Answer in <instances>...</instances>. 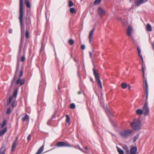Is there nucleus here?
Wrapping results in <instances>:
<instances>
[{
	"instance_id": "obj_1",
	"label": "nucleus",
	"mask_w": 154,
	"mask_h": 154,
	"mask_svg": "<svg viewBox=\"0 0 154 154\" xmlns=\"http://www.w3.org/2000/svg\"><path fill=\"white\" fill-rule=\"evenodd\" d=\"M20 15L19 19L20 20L21 27V37L18 52V54L19 56L21 55L22 49H23V47L24 39V35H23V32L24 31V27L23 28V0H20Z\"/></svg>"
},
{
	"instance_id": "obj_2",
	"label": "nucleus",
	"mask_w": 154,
	"mask_h": 154,
	"mask_svg": "<svg viewBox=\"0 0 154 154\" xmlns=\"http://www.w3.org/2000/svg\"><path fill=\"white\" fill-rule=\"evenodd\" d=\"M144 86L145 87V93L146 94V102L143 106V110L138 109L136 111V114L138 115H141L143 113L145 116H148L149 115V109L148 106V103L147 100L148 98V85L147 83L146 79L145 80V82L143 84Z\"/></svg>"
},
{
	"instance_id": "obj_3",
	"label": "nucleus",
	"mask_w": 154,
	"mask_h": 154,
	"mask_svg": "<svg viewBox=\"0 0 154 154\" xmlns=\"http://www.w3.org/2000/svg\"><path fill=\"white\" fill-rule=\"evenodd\" d=\"M130 125L134 130L137 131L140 130L141 126V122L139 119H134L133 121L131 122Z\"/></svg>"
},
{
	"instance_id": "obj_4",
	"label": "nucleus",
	"mask_w": 154,
	"mask_h": 154,
	"mask_svg": "<svg viewBox=\"0 0 154 154\" xmlns=\"http://www.w3.org/2000/svg\"><path fill=\"white\" fill-rule=\"evenodd\" d=\"M132 132V130L127 129L120 131V134L122 137L126 138L130 136Z\"/></svg>"
},
{
	"instance_id": "obj_5",
	"label": "nucleus",
	"mask_w": 154,
	"mask_h": 154,
	"mask_svg": "<svg viewBox=\"0 0 154 154\" xmlns=\"http://www.w3.org/2000/svg\"><path fill=\"white\" fill-rule=\"evenodd\" d=\"M94 68L93 69V70L94 75L95 77L96 81L97 82V84L100 86V88L102 89V86L100 80V76L97 73L96 71V70L95 69V66L94 65Z\"/></svg>"
},
{
	"instance_id": "obj_6",
	"label": "nucleus",
	"mask_w": 154,
	"mask_h": 154,
	"mask_svg": "<svg viewBox=\"0 0 154 154\" xmlns=\"http://www.w3.org/2000/svg\"><path fill=\"white\" fill-rule=\"evenodd\" d=\"M56 146L58 147H72L73 146L68 143H66L64 142L60 141L58 142Z\"/></svg>"
},
{
	"instance_id": "obj_7",
	"label": "nucleus",
	"mask_w": 154,
	"mask_h": 154,
	"mask_svg": "<svg viewBox=\"0 0 154 154\" xmlns=\"http://www.w3.org/2000/svg\"><path fill=\"white\" fill-rule=\"evenodd\" d=\"M106 113L107 114L108 116L109 117V119L112 124L113 126L114 127H116V123L113 121H112L111 119V117L113 116L112 114L110 112L108 109L106 110Z\"/></svg>"
},
{
	"instance_id": "obj_8",
	"label": "nucleus",
	"mask_w": 154,
	"mask_h": 154,
	"mask_svg": "<svg viewBox=\"0 0 154 154\" xmlns=\"http://www.w3.org/2000/svg\"><path fill=\"white\" fill-rule=\"evenodd\" d=\"M137 151V148L136 146H132L130 148V154H135Z\"/></svg>"
},
{
	"instance_id": "obj_9",
	"label": "nucleus",
	"mask_w": 154,
	"mask_h": 154,
	"mask_svg": "<svg viewBox=\"0 0 154 154\" xmlns=\"http://www.w3.org/2000/svg\"><path fill=\"white\" fill-rule=\"evenodd\" d=\"M133 32V28L131 25H129L127 29V35L129 36L131 35Z\"/></svg>"
},
{
	"instance_id": "obj_10",
	"label": "nucleus",
	"mask_w": 154,
	"mask_h": 154,
	"mask_svg": "<svg viewBox=\"0 0 154 154\" xmlns=\"http://www.w3.org/2000/svg\"><path fill=\"white\" fill-rule=\"evenodd\" d=\"M18 137H16V139H15V140L14 141L13 143L11 149V151L12 152H13L14 151V149H15L16 147L17 143L18 140Z\"/></svg>"
},
{
	"instance_id": "obj_11",
	"label": "nucleus",
	"mask_w": 154,
	"mask_h": 154,
	"mask_svg": "<svg viewBox=\"0 0 154 154\" xmlns=\"http://www.w3.org/2000/svg\"><path fill=\"white\" fill-rule=\"evenodd\" d=\"M148 0H146L145 1H144V0H137L134 2L135 5L137 6H140L144 2H146Z\"/></svg>"
},
{
	"instance_id": "obj_12",
	"label": "nucleus",
	"mask_w": 154,
	"mask_h": 154,
	"mask_svg": "<svg viewBox=\"0 0 154 154\" xmlns=\"http://www.w3.org/2000/svg\"><path fill=\"white\" fill-rule=\"evenodd\" d=\"M98 14L100 16H101L105 13V12L101 8L99 7L97 9Z\"/></svg>"
},
{
	"instance_id": "obj_13",
	"label": "nucleus",
	"mask_w": 154,
	"mask_h": 154,
	"mask_svg": "<svg viewBox=\"0 0 154 154\" xmlns=\"http://www.w3.org/2000/svg\"><path fill=\"white\" fill-rule=\"evenodd\" d=\"M26 27L27 28H29L31 26V20L30 19H28L26 18Z\"/></svg>"
},
{
	"instance_id": "obj_14",
	"label": "nucleus",
	"mask_w": 154,
	"mask_h": 154,
	"mask_svg": "<svg viewBox=\"0 0 154 154\" xmlns=\"http://www.w3.org/2000/svg\"><path fill=\"white\" fill-rule=\"evenodd\" d=\"M26 47H25V46L23 48V55L20 58V60L22 62L24 61L25 60V54L26 52Z\"/></svg>"
},
{
	"instance_id": "obj_15",
	"label": "nucleus",
	"mask_w": 154,
	"mask_h": 154,
	"mask_svg": "<svg viewBox=\"0 0 154 154\" xmlns=\"http://www.w3.org/2000/svg\"><path fill=\"white\" fill-rule=\"evenodd\" d=\"M95 29H94L90 32L89 34V40L90 42H91L92 41V36L94 34V32Z\"/></svg>"
},
{
	"instance_id": "obj_16",
	"label": "nucleus",
	"mask_w": 154,
	"mask_h": 154,
	"mask_svg": "<svg viewBox=\"0 0 154 154\" xmlns=\"http://www.w3.org/2000/svg\"><path fill=\"white\" fill-rule=\"evenodd\" d=\"M137 50L138 51V55H139V57H140V58H141V59L142 60V61L143 63V58L142 55L141 54V52L140 49L139 48V47H137Z\"/></svg>"
},
{
	"instance_id": "obj_17",
	"label": "nucleus",
	"mask_w": 154,
	"mask_h": 154,
	"mask_svg": "<svg viewBox=\"0 0 154 154\" xmlns=\"http://www.w3.org/2000/svg\"><path fill=\"white\" fill-rule=\"evenodd\" d=\"M6 148L4 145H2L0 149V154H5Z\"/></svg>"
},
{
	"instance_id": "obj_18",
	"label": "nucleus",
	"mask_w": 154,
	"mask_h": 154,
	"mask_svg": "<svg viewBox=\"0 0 154 154\" xmlns=\"http://www.w3.org/2000/svg\"><path fill=\"white\" fill-rule=\"evenodd\" d=\"M123 148L126 154H129V149L126 145H124L123 146Z\"/></svg>"
},
{
	"instance_id": "obj_19",
	"label": "nucleus",
	"mask_w": 154,
	"mask_h": 154,
	"mask_svg": "<svg viewBox=\"0 0 154 154\" xmlns=\"http://www.w3.org/2000/svg\"><path fill=\"white\" fill-rule=\"evenodd\" d=\"M44 144H43L38 150L35 154H40L44 150Z\"/></svg>"
},
{
	"instance_id": "obj_20",
	"label": "nucleus",
	"mask_w": 154,
	"mask_h": 154,
	"mask_svg": "<svg viewBox=\"0 0 154 154\" xmlns=\"http://www.w3.org/2000/svg\"><path fill=\"white\" fill-rule=\"evenodd\" d=\"M7 127H5L4 129L0 131V136L4 134L7 131Z\"/></svg>"
},
{
	"instance_id": "obj_21",
	"label": "nucleus",
	"mask_w": 154,
	"mask_h": 154,
	"mask_svg": "<svg viewBox=\"0 0 154 154\" xmlns=\"http://www.w3.org/2000/svg\"><path fill=\"white\" fill-rule=\"evenodd\" d=\"M44 39H43V42H42L41 47L40 50V52H41L43 50H44L45 48V44L44 42Z\"/></svg>"
},
{
	"instance_id": "obj_22",
	"label": "nucleus",
	"mask_w": 154,
	"mask_h": 154,
	"mask_svg": "<svg viewBox=\"0 0 154 154\" xmlns=\"http://www.w3.org/2000/svg\"><path fill=\"white\" fill-rule=\"evenodd\" d=\"M22 120L23 121H25L26 120L29 121V118L27 114H26V115L24 117L22 118Z\"/></svg>"
},
{
	"instance_id": "obj_23",
	"label": "nucleus",
	"mask_w": 154,
	"mask_h": 154,
	"mask_svg": "<svg viewBox=\"0 0 154 154\" xmlns=\"http://www.w3.org/2000/svg\"><path fill=\"white\" fill-rule=\"evenodd\" d=\"M146 29L148 31H152V27L149 23L147 24L146 26Z\"/></svg>"
},
{
	"instance_id": "obj_24",
	"label": "nucleus",
	"mask_w": 154,
	"mask_h": 154,
	"mask_svg": "<svg viewBox=\"0 0 154 154\" xmlns=\"http://www.w3.org/2000/svg\"><path fill=\"white\" fill-rule=\"evenodd\" d=\"M25 3L26 5V6L28 8H30L31 7L30 3L28 0H25Z\"/></svg>"
},
{
	"instance_id": "obj_25",
	"label": "nucleus",
	"mask_w": 154,
	"mask_h": 154,
	"mask_svg": "<svg viewBox=\"0 0 154 154\" xmlns=\"http://www.w3.org/2000/svg\"><path fill=\"white\" fill-rule=\"evenodd\" d=\"M117 151L119 154H124V152L123 150L121 149L119 147L117 146Z\"/></svg>"
},
{
	"instance_id": "obj_26",
	"label": "nucleus",
	"mask_w": 154,
	"mask_h": 154,
	"mask_svg": "<svg viewBox=\"0 0 154 154\" xmlns=\"http://www.w3.org/2000/svg\"><path fill=\"white\" fill-rule=\"evenodd\" d=\"M121 86L123 88L125 89L127 87L128 85L127 83L123 82L121 84Z\"/></svg>"
},
{
	"instance_id": "obj_27",
	"label": "nucleus",
	"mask_w": 154,
	"mask_h": 154,
	"mask_svg": "<svg viewBox=\"0 0 154 154\" xmlns=\"http://www.w3.org/2000/svg\"><path fill=\"white\" fill-rule=\"evenodd\" d=\"M66 122L67 123L70 124V118L69 116L68 115H66Z\"/></svg>"
},
{
	"instance_id": "obj_28",
	"label": "nucleus",
	"mask_w": 154,
	"mask_h": 154,
	"mask_svg": "<svg viewBox=\"0 0 154 154\" xmlns=\"http://www.w3.org/2000/svg\"><path fill=\"white\" fill-rule=\"evenodd\" d=\"M68 43L70 45H72L74 44V41L72 39H70L68 41Z\"/></svg>"
},
{
	"instance_id": "obj_29",
	"label": "nucleus",
	"mask_w": 154,
	"mask_h": 154,
	"mask_svg": "<svg viewBox=\"0 0 154 154\" xmlns=\"http://www.w3.org/2000/svg\"><path fill=\"white\" fill-rule=\"evenodd\" d=\"M101 0H95L94 3V4L95 5H97L100 4Z\"/></svg>"
},
{
	"instance_id": "obj_30",
	"label": "nucleus",
	"mask_w": 154,
	"mask_h": 154,
	"mask_svg": "<svg viewBox=\"0 0 154 154\" xmlns=\"http://www.w3.org/2000/svg\"><path fill=\"white\" fill-rule=\"evenodd\" d=\"M13 99V97H11L9 98V101H8L7 102V105H9L12 100Z\"/></svg>"
},
{
	"instance_id": "obj_31",
	"label": "nucleus",
	"mask_w": 154,
	"mask_h": 154,
	"mask_svg": "<svg viewBox=\"0 0 154 154\" xmlns=\"http://www.w3.org/2000/svg\"><path fill=\"white\" fill-rule=\"evenodd\" d=\"M139 136V134H138L135 135L134 138V140L133 141L134 142H135L136 141L137 139L138 138Z\"/></svg>"
},
{
	"instance_id": "obj_32",
	"label": "nucleus",
	"mask_w": 154,
	"mask_h": 154,
	"mask_svg": "<svg viewBox=\"0 0 154 154\" xmlns=\"http://www.w3.org/2000/svg\"><path fill=\"white\" fill-rule=\"evenodd\" d=\"M70 11L71 13H74L76 11L74 8H71L70 9Z\"/></svg>"
},
{
	"instance_id": "obj_33",
	"label": "nucleus",
	"mask_w": 154,
	"mask_h": 154,
	"mask_svg": "<svg viewBox=\"0 0 154 154\" xmlns=\"http://www.w3.org/2000/svg\"><path fill=\"white\" fill-rule=\"evenodd\" d=\"M25 36L26 38H29V33L27 30L26 31Z\"/></svg>"
},
{
	"instance_id": "obj_34",
	"label": "nucleus",
	"mask_w": 154,
	"mask_h": 154,
	"mask_svg": "<svg viewBox=\"0 0 154 154\" xmlns=\"http://www.w3.org/2000/svg\"><path fill=\"white\" fill-rule=\"evenodd\" d=\"M142 71L143 75V77L144 79V68L143 66V64L142 65Z\"/></svg>"
},
{
	"instance_id": "obj_35",
	"label": "nucleus",
	"mask_w": 154,
	"mask_h": 154,
	"mask_svg": "<svg viewBox=\"0 0 154 154\" xmlns=\"http://www.w3.org/2000/svg\"><path fill=\"white\" fill-rule=\"evenodd\" d=\"M17 94V90L16 89L14 92L13 95L14 96V97H16Z\"/></svg>"
},
{
	"instance_id": "obj_36",
	"label": "nucleus",
	"mask_w": 154,
	"mask_h": 154,
	"mask_svg": "<svg viewBox=\"0 0 154 154\" xmlns=\"http://www.w3.org/2000/svg\"><path fill=\"white\" fill-rule=\"evenodd\" d=\"M69 7H71L73 6V3L70 0L69 2Z\"/></svg>"
},
{
	"instance_id": "obj_37",
	"label": "nucleus",
	"mask_w": 154,
	"mask_h": 154,
	"mask_svg": "<svg viewBox=\"0 0 154 154\" xmlns=\"http://www.w3.org/2000/svg\"><path fill=\"white\" fill-rule=\"evenodd\" d=\"M6 120H4L3 121V122H2V125L1 126L2 128L6 125Z\"/></svg>"
},
{
	"instance_id": "obj_38",
	"label": "nucleus",
	"mask_w": 154,
	"mask_h": 154,
	"mask_svg": "<svg viewBox=\"0 0 154 154\" xmlns=\"http://www.w3.org/2000/svg\"><path fill=\"white\" fill-rule=\"evenodd\" d=\"M75 107V105L74 103H72L70 105V108L72 109H74Z\"/></svg>"
},
{
	"instance_id": "obj_39",
	"label": "nucleus",
	"mask_w": 154,
	"mask_h": 154,
	"mask_svg": "<svg viewBox=\"0 0 154 154\" xmlns=\"http://www.w3.org/2000/svg\"><path fill=\"white\" fill-rule=\"evenodd\" d=\"M11 112V110L10 108H9L7 111L6 114H10Z\"/></svg>"
},
{
	"instance_id": "obj_40",
	"label": "nucleus",
	"mask_w": 154,
	"mask_h": 154,
	"mask_svg": "<svg viewBox=\"0 0 154 154\" xmlns=\"http://www.w3.org/2000/svg\"><path fill=\"white\" fill-rule=\"evenodd\" d=\"M97 134L99 135H100L102 133V131H100V130L99 129V128H98L97 131Z\"/></svg>"
},
{
	"instance_id": "obj_41",
	"label": "nucleus",
	"mask_w": 154,
	"mask_h": 154,
	"mask_svg": "<svg viewBox=\"0 0 154 154\" xmlns=\"http://www.w3.org/2000/svg\"><path fill=\"white\" fill-rule=\"evenodd\" d=\"M25 82V80L24 79H22L20 82V85H23Z\"/></svg>"
},
{
	"instance_id": "obj_42",
	"label": "nucleus",
	"mask_w": 154,
	"mask_h": 154,
	"mask_svg": "<svg viewBox=\"0 0 154 154\" xmlns=\"http://www.w3.org/2000/svg\"><path fill=\"white\" fill-rule=\"evenodd\" d=\"M73 60L77 64H78L79 63V60H76L75 58L74 57H73Z\"/></svg>"
},
{
	"instance_id": "obj_43",
	"label": "nucleus",
	"mask_w": 154,
	"mask_h": 154,
	"mask_svg": "<svg viewBox=\"0 0 154 154\" xmlns=\"http://www.w3.org/2000/svg\"><path fill=\"white\" fill-rule=\"evenodd\" d=\"M23 75V71L22 70H21L20 72L19 73V76L20 78Z\"/></svg>"
},
{
	"instance_id": "obj_44",
	"label": "nucleus",
	"mask_w": 154,
	"mask_h": 154,
	"mask_svg": "<svg viewBox=\"0 0 154 154\" xmlns=\"http://www.w3.org/2000/svg\"><path fill=\"white\" fill-rule=\"evenodd\" d=\"M20 78H19L17 80L16 82L17 84H18L19 83L20 84Z\"/></svg>"
},
{
	"instance_id": "obj_45",
	"label": "nucleus",
	"mask_w": 154,
	"mask_h": 154,
	"mask_svg": "<svg viewBox=\"0 0 154 154\" xmlns=\"http://www.w3.org/2000/svg\"><path fill=\"white\" fill-rule=\"evenodd\" d=\"M81 48L82 50H84L85 48V46L84 45H82L81 46Z\"/></svg>"
},
{
	"instance_id": "obj_46",
	"label": "nucleus",
	"mask_w": 154,
	"mask_h": 154,
	"mask_svg": "<svg viewBox=\"0 0 154 154\" xmlns=\"http://www.w3.org/2000/svg\"><path fill=\"white\" fill-rule=\"evenodd\" d=\"M19 69V64H17V65L16 68V70L17 71H18Z\"/></svg>"
},
{
	"instance_id": "obj_47",
	"label": "nucleus",
	"mask_w": 154,
	"mask_h": 154,
	"mask_svg": "<svg viewBox=\"0 0 154 154\" xmlns=\"http://www.w3.org/2000/svg\"><path fill=\"white\" fill-rule=\"evenodd\" d=\"M31 135L30 134H29L28 135V137H27V140L28 141H29L31 139Z\"/></svg>"
},
{
	"instance_id": "obj_48",
	"label": "nucleus",
	"mask_w": 154,
	"mask_h": 154,
	"mask_svg": "<svg viewBox=\"0 0 154 154\" xmlns=\"http://www.w3.org/2000/svg\"><path fill=\"white\" fill-rule=\"evenodd\" d=\"M16 78V75H15L14 77V78L11 81L14 82L15 81V79Z\"/></svg>"
},
{
	"instance_id": "obj_49",
	"label": "nucleus",
	"mask_w": 154,
	"mask_h": 154,
	"mask_svg": "<svg viewBox=\"0 0 154 154\" xmlns=\"http://www.w3.org/2000/svg\"><path fill=\"white\" fill-rule=\"evenodd\" d=\"M56 60L57 61V66H59V64L58 63L59 60L58 59V58L56 57Z\"/></svg>"
},
{
	"instance_id": "obj_50",
	"label": "nucleus",
	"mask_w": 154,
	"mask_h": 154,
	"mask_svg": "<svg viewBox=\"0 0 154 154\" xmlns=\"http://www.w3.org/2000/svg\"><path fill=\"white\" fill-rule=\"evenodd\" d=\"M9 32L10 33H12V29H10L9 30Z\"/></svg>"
},
{
	"instance_id": "obj_51",
	"label": "nucleus",
	"mask_w": 154,
	"mask_h": 154,
	"mask_svg": "<svg viewBox=\"0 0 154 154\" xmlns=\"http://www.w3.org/2000/svg\"><path fill=\"white\" fill-rule=\"evenodd\" d=\"M14 103H15V102L14 101L12 103V104H11V105H12V107H14Z\"/></svg>"
},
{
	"instance_id": "obj_52",
	"label": "nucleus",
	"mask_w": 154,
	"mask_h": 154,
	"mask_svg": "<svg viewBox=\"0 0 154 154\" xmlns=\"http://www.w3.org/2000/svg\"><path fill=\"white\" fill-rule=\"evenodd\" d=\"M79 149L82 151L84 152H85L84 150H83L82 148H80L79 147Z\"/></svg>"
},
{
	"instance_id": "obj_53",
	"label": "nucleus",
	"mask_w": 154,
	"mask_h": 154,
	"mask_svg": "<svg viewBox=\"0 0 154 154\" xmlns=\"http://www.w3.org/2000/svg\"><path fill=\"white\" fill-rule=\"evenodd\" d=\"M90 57L91 58L92 57V53L91 51H89Z\"/></svg>"
},
{
	"instance_id": "obj_54",
	"label": "nucleus",
	"mask_w": 154,
	"mask_h": 154,
	"mask_svg": "<svg viewBox=\"0 0 154 154\" xmlns=\"http://www.w3.org/2000/svg\"><path fill=\"white\" fill-rule=\"evenodd\" d=\"M82 64H83L82 68H85V66L84 62H82Z\"/></svg>"
},
{
	"instance_id": "obj_55",
	"label": "nucleus",
	"mask_w": 154,
	"mask_h": 154,
	"mask_svg": "<svg viewBox=\"0 0 154 154\" xmlns=\"http://www.w3.org/2000/svg\"><path fill=\"white\" fill-rule=\"evenodd\" d=\"M56 117L55 116H53L51 118V120H52V119H54V118H55Z\"/></svg>"
},
{
	"instance_id": "obj_56",
	"label": "nucleus",
	"mask_w": 154,
	"mask_h": 154,
	"mask_svg": "<svg viewBox=\"0 0 154 154\" xmlns=\"http://www.w3.org/2000/svg\"><path fill=\"white\" fill-rule=\"evenodd\" d=\"M152 45L153 48L154 50V43H152Z\"/></svg>"
},
{
	"instance_id": "obj_57",
	"label": "nucleus",
	"mask_w": 154,
	"mask_h": 154,
	"mask_svg": "<svg viewBox=\"0 0 154 154\" xmlns=\"http://www.w3.org/2000/svg\"><path fill=\"white\" fill-rule=\"evenodd\" d=\"M14 82H13V81H11V86H13V84H14Z\"/></svg>"
},
{
	"instance_id": "obj_58",
	"label": "nucleus",
	"mask_w": 154,
	"mask_h": 154,
	"mask_svg": "<svg viewBox=\"0 0 154 154\" xmlns=\"http://www.w3.org/2000/svg\"><path fill=\"white\" fill-rule=\"evenodd\" d=\"M131 87L130 86V85H128V88L129 90H131Z\"/></svg>"
},
{
	"instance_id": "obj_59",
	"label": "nucleus",
	"mask_w": 154,
	"mask_h": 154,
	"mask_svg": "<svg viewBox=\"0 0 154 154\" xmlns=\"http://www.w3.org/2000/svg\"><path fill=\"white\" fill-rule=\"evenodd\" d=\"M17 72H18V71H17L16 70V71L15 72V75H17Z\"/></svg>"
},
{
	"instance_id": "obj_60",
	"label": "nucleus",
	"mask_w": 154,
	"mask_h": 154,
	"mask_svg": "<svg viewBox=\"0 0 154 154\" xmlns=\"http://www.w3.org/2000/svg\"><path fill=\"white\" fill-rule=\"evenodd\" d=\"M51 121V120H50L49 121H48L47 122V124L48 125H50V124L49 123V122Z\"/></svg>"
},
{
	"instance_id": "obj_61",
	"label": "nucleus",
	"mask_w": 154,
	"mask_h": 154,
	"mask_svg": "<svg viewBox=\"0 0 154 154\" xmlns=\"http://www.w3.org/2000/svg\"><path fill=\"white\" fill-rule=\"evenodd\" d=\"M78 93L79 94H81V91H79L78 92Z\"/></svg>"
},
{
	"instance_id": "obj_62",
	"label": "nucleus",
	"mask_w": 154,
	"mask_h": 154,
	"mask_svg": "<svg viewBox=\"0 0 154 154\" xmlns=\"http://www.w3.org/2000/svg\"><path fill=\"white\" fill-rule=\"evenodd\" d=\"M84 149L86 150H87L88 149V148L87 146L85 147Z\"/></svg>"
},
{
	"instance_id": "obj_63",
	"label": "nucleus",
	"mask_w": 154,
	"mask_h": 154,
	"mask_svg": "<svg viewBox=\"0 0 154 154\" xmlns=\"http://www.w3.org/2000/svg\"><path fill=\"white\" fill-rule=\"evenodd\" d=\"M103 102H100V105H103Z\"/></svg>"
},
{
	"instance_id": "obj_64",
	"label": "nucleus",
	"mask_w": 154,
	"mask_h": 154,
	"mask_svg": "<svg viewBox=\"0 0 154 154\" xmlns=\"http://www.w3.org/2000/svg\"><path fill=\"white\" fill-rule=\"evenodd\" d=\"M78 75L79 76V78H80V76L79 75V73L78 72Z\"/></svg>"
}]
</instances>
